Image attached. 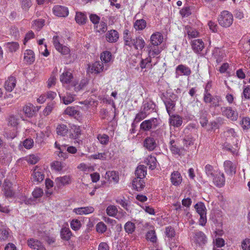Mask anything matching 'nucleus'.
I'll return each mask as SVG.
<instances>
[{
    "instance_id": "obj_44",
    "label": "nucleus",
    "mask_w": 250,
    "mask_h": 250,
    "mask_svg": "<svg viewBox=\"0 0 250 250\" xmlns=\"http://www.w3.org/2000/svg\"><path fill=\"white\" fill-rule=\"evenodd\" d=\"M57 133L58 135L65 136L68 132V128L65 125H59L56 128Z\"/></svg>"
},
{
    "instance_id": "obj_8",
    "label": "nucleus",
    "mask_w": 250,
    "mask_h": 250,
    "mask_svg": "<svg viewBox=\"0 0 250 250\" xmlns=\"http://www.w3.org/2000/svg\"><path fill=\"white\" fill-rule=\"evenodd\" d=\"M41 106H35L31 103H28L23 107V111L25 115L28 118H32L35 116Z\"/></svg>"
},
{
    "instance_id": "obj_16",
    "label": "nucleus",
    "mask_w": 250,
    "mask_h": 250,
    "mask_svg": "<svg viewBox=\"0 0 250 250\" xmlns=\"http://www.w3.org/2000/svg\"><path fill=\"white\" fill-rule=\"evenodd\" d=\"M104 69L103 63L100 61L96 62L91 66H89V71L91 73H95L96 74H98L103 71Z\"/></svg>"
},
{
    "instance_id": "obj_4",
    "label": "nucleus",
    "mask_w": 250,
    "mask_h": 250,
    "mask_svg": "<svg viewBox=\"0 0 250 250\" xmlns=\"http://www.w3.org/2000/svg\"><path fill=\"white\" fill-rule=\"evenodd\" d=\"M158 125V119L152 118L143 121L140 125V129L144 131H150L152 129H155Z\"/></svg>"
},
{
    "instance_id": "obj_62",
    "label": "nucleus",
    "mask_w": 250,
    "mask_h": 250,
    "mask_svg": "<svg viewBox=\"0 0 250 250\" xmlns=\"http://www.w3.org/2000/svg\"><path fill=\"white\" fill-rule=\"evenodd\" d=\"M96 230L99 233H104L106 230V226L104 223L99 222L96 225Z\"/></svg>"
},
{
    "instance_id": "obj_40",
    "label": "nucleus",
    "mask_w": 250,
    "mask_h": 250,
    "mask_svg": "<svg viewBox=\"0 0 250 250\" xmlns=\"http://www.w3.org/2000/svg\"><path fill=\"white\" fill-rule=\"evenodd\" d=\"M146 164L149 166V168L151 170L154 169L157 167V161L156 157L152 156H149L146 159Z\"/></svg>"
},
{
    "instance_id": "obj_42",
    "label": "nucleus",
    "mask_w": 250,
    "mask_h": 250,
    "mask_svg": "<svg viewBox=\"0 0 250 250\" xmlns=\"http://www.w3.org/2000/svg\"><path fill=\"white\" fill-rule=\"evenodd\" d=\"M61 235L62 239L67 241L70 239L72 233L69 228H63L61 231Z\"/></svg>"
},
{
    "instance_id": "obj_33",
    "label": "nucleus",
    "mask_w": 250,
    "mask_h": 250,
    "mask_svg": "<svg viewBox=\"0 0 250 250\" xmlns=\"http://www.w3.org/2000/svg\"><path fill=\"white\" fill-rule=\"evenodd\" d=\"M70 178L69 176L65 175L63 177H57L55 179V182L58 187H60L65 184H68L70 182Z\"/></svg>"
},
{
    "instance_id": "obj_32",
    "label": "nucleus",
    "mask_w": 250,
    "mask_h": 250,
    "mask_svg": "<svg viewBox=\"0 0 250 250\" xmlns=\"http://www.w3.org/2000/svg\"><path fill=\"white\" fill-rule=\"evenodd\" d=\"M132 44V46H134L136 49L141 50L145 46V42L142 37H138L133 39Z\"/></svg>"
},
{
    "instance_id": "obj_37",
    "label": "nucleus",
    "mask_w": 250,
    "mask_h": 250,
    "mask_svg": "<svg viewBox=\"0 0 250 250\" xmlns=\"http://www.w3.org/2000/svg\"><path fill=\"white\" fill-rule=\"evenodd\" d=\"M185 33L187 34L189 38H196L198 35V32L196 30L188 25L185 26Z\"/></svg>"
},
{
    "instance_id": "obj_59",
    "label": "nucleus",
    "mask_w": 250,
    "mask_h": 250,
    "mask_svg": "<svg viewBox=\"0 0 250 250\" xmlns=\"http://www.w3.org/2000/svg\"><path fill=\"white\" fill-rule=\"evenodd\" d=\"M70 226L72 229L74 230H77L80 228L81 224L79 220L73 219L71 222Z\"/></svg>"
},
{
    "instance_id": "obj_43",
    "label": "nucleus",
    "mask_w": 250,
    "mask_h": 250,
    "mask_svg": "<svg viewBox=\"0 0 250 250\" xmlns=\"http://www.w3.org/2000/svg\"><path fill=\"white\" fill-rule=\"evenodd\" d=\"M170 150L174 154L181 155V149L176 146L175 141L171 140L170 142Z\"/></svg>"
},
{
    "instance_id": "obj_60",
    "label": "nucleus",
    "mask_w": 250,
    "mask_h": 250,
    "mask_svg": "<svg viewBox=\"0 0 250 250\" xmlns=\"http://www.w3.org/2000/svg\"><path fill=\"white\" fill-rule=\"evenodd\" d=\"M27 161L30 164L34 165L36 164L39 160V158L38 156L32 154L29 155L27 158Z\"/></svg>"
},
{
    "instance_id": "obj_58",
    "label": "nucleus",
    "mask_w": 250,
    "mask_h": 250,
    "mask_svg": "<svg viewBox=\"0 0 250 250\" xmlns=\"http://www.w3.org/2000/svg\"><path fill=\"white\" fill-rule=\"evenodd\" d=\"M97 139L100 143L103 145L107 144L109 141V137L106 134H99L97 136Z\"/></svg>"
},
{
    "instance_id": "obj_31",
    "label": "nucleus",
    "mask_w": 250,
    "mask_h": 250,
    "mask_svg": "<svg viewBox=\"0 0 250 250\" xmlns=\"http://www.w3.org/2000/svg\"><path fill=\"white\" fill-rule=\"evenodd\" d=\"M146 174V167L143 165L138 166L135 171L136 178L144 179Z\"/></svg>"
},
{
    "instance_id": "obj_55",
    "label": "nucleus",
    "mask_w": 250,
    "mask_h": 250,
    "mask_svg": "<svg viewBox=\"0 0 250 250\" xmlns=\"http://www.w3.org/2000/svg\"><path fill=\"white\" fill-rule=\"evenodd\" d=\"M54 102H51V103H49L43 111V115L44 116H47L48 115H49L52 111L53 108L54 107Z\"/></svg>"
},
{
    "instance_id": "obj_63",
    "label": "nucleus",
    "mask_w": 250,
    "mask_h": 250,
    "mask_svg": "<svg viewBox=\"0 0 250 250\" xmlns=\"http://www.w3.org/2000/svg\"><path fill=\"white\" fill-rule=\"evenodd\" d=\"M34 141L31 138H27L23 142V146L26 149L31 148L33 146Z\"/></svg>"
},
{
    "instance_id": "obj_54",
    "label": "nucleus",
    "mask_w": 250,
    "mask_h": 250,
    "mask_svg": "<svg viewBox=\"0 0 250 250\" xmlns=\"http://www.w3.org/2000/svg\"><path fill=\"white\" fill-rule=\"evenodd\" d=\"M194 141L195 139L190 135L186 136L183 140V143L186 146L193 145Z\"/></svg>"
},
{
    "instance_id": "obj_50",
    "label": "nucleus",
    "mask_w": 250,
    "mask_h": 250,
    "mask_svg": "<svg viewBox=\"0 0 250 250\" xmlns=\"http://www.w3.org/2000/svg\"><path fill=\"white\" fill-rule=\"evenodd\" d=\"M146 238L153 243L156 242L157 237L155 230H151L148 231L146 234Z\"/></svg>"
},
{
    "instance_id": "obj_34",
    "label": "nucleus",
    "mask_w": 250,
    "mask_h": 250,
    "mask_svg": "<svg viewBox=\"0 0 250 250\" xmlns=\"http://www.w3.org/2000/svg\"><path fill=\"white\" fill-rule=\"evenodd\" d=\"M73 79V75L72 73L68 71L64 72L60 76V81L63 83H68L71 81Z\"/></svg>"
},
{
    "instance_id": "obj_48",
    "label": "nucleus",
    "mask_w": 250,
    "mask_h": 250,
    "mask_svg": "<svg viewBox=\"0 0 250 250\" xmlns=\"http://www.w3.org/2000/svg\"><path fill=\"white\" fill-rule=\"evenodd\" d=\"M106 212L108 215L114 217L117 214L118 209L116 206L110 205L107 207Z\"/></svg>"
},
{
    "instance_id": "obj_5",
    "label": "nucleus",
    "mask_w": 250,
    "mask_h": 250,
    "mask_svg": "<svg viewBox=\"0 0 250 250\" xmlns=\"http://www.w3.org/2000/svg\"><path fill=\"white\" fill-rule=\"evenodd\" d=\"M190 239L193 242L200 246L205 244L207 241L205 234L202 231L197 230L192 232Z\"/></svg>"
},
{
    "instance_id": "obj_64",
    "label": "nucleus",
    "mask_w": 250,
    "mask_h": 250,
    "mask_svg": "<svg viewBox=\"0 0 250 250\" xmlns=\"http://www.w3.org/2000/svg\"><path fill=\"white\" fill-rule=\"evenodd\" d=\"M242 248L243 250H250V239L244 240L242 243Z\"/></svg>"
},
{
    "instance_id": "obj_36",
    "label": "nucleus",
    "mask_w": 250,
    "mask_h": 250,
    "mask_svg": "<svg viewBox=\"0 0 250 250\" xmlns=\"http://www.w3.org/2000/svg\"><path fill=\"white\" fill-rule=\"evenodd\" d=\"M123 35L125 45L131 47L133 44L132 42L133 39H132L131 36L129 35V31L127 29L125 30L124 32Z\"/></svg>"
},
{
    "instance_id": "obj_47",
    "label": "nucleus",
    "mask_w": 250,
    "mask_h": 250,
    "mask_svg": "<svg viewBox=\"0 0 250 250\" xmlns=\"http://www.w3.org/2000/svg\"><path fill=\"white\" fill-rule=\"evenodd\" d=\"M6 47L10 52H16L19 48V44L17 42H9L6 43Z\"/></svg>"
},
{
    "instance_id": "obj_6",
    "label": "nucleus",
    "mask_w": 250,
    "mask_h": 250,
    "mask_svg": "<svg viewBox=\"0 0 250 250\" xmlns=\"http://www.w3.org/2000/svg\"><path fill=\"white\" fill-rule=\"evenodd\" d=\"M203 101L206 104H210V106L214 107L220 105L221 98L218 95L212 96L210 93H204Z\"/></svg>"
},
{
    "instance_id": "obj_18",
    "label": "nucleus",
    "mask_w": 250,
    "mask_h": 250,
    "mask_svg": "<svg viewBox=\"0 0 250 250\" xmlns=\"http://www.w3.org/2000/svg\"><path fill=\"white\" fill-rule=\"evenodd\" d=\"M119 34L115 30L108 31L105 35L106 40L109 42H115L119 39Z\"/></svg>"
},
{
    "instance_id": "obj_29",
    "label": "nucleus",
    "mask_w": 250,
    "mask_h": 250,
    "mask_svg": "<svg viewBox=\"0 0 250 250\" xmlns=\"http://www.w3.org/2000/svg\"><path fill=\"white\" fill-rule=\"evenodd\" d=\"M214 184L218 187H222L225 183V177L224 174L222 173L217 175L213 178Z\"/></svg>"
},
{
    "instance_id": "obj_39",
    "label": "nucleus",
    "mask_w": 250,
    "mask_h": 250,
    "mask_svg": "<svg viewBox=\"0 0 250 250\" xmlns=\"http://www.w3.org/2000/svg\"><path fill=\"white\" fill-rule=\"evenodd\" d=\"M194 208L197 211V212L200 215H201L202 214H207V210L206 207L204 204L202 202H199L197 203Z\"/></svg>"
},
{
    "instance_id": "obj_15",
    "label": "nucleus",
    "mask_w": 250,
    "mask_h": 250,
    "mask_svg": "<svg viewBox=\"0 0 250 250\" xmlns=\"http://www.w3.org/2000/svg\"><path fill=\"white\" fill-rule=\"evenodd\" d=\"M27 244L28 246L32 249H36L37 250H46V249L41 241L33 238L29 239L27 241Z\"/></svg>"
},
{
    "instance_id": "obj_20",
    "label": "nucleus",
    "mask_w": 250,
    "mask_h": 250,
    "mask_svg": "<svg viewBox=\"0 0 250 250\" xmlns=\"http://www.w3.org/2000/svg\"><path fill=\"white\" fill-rule=\"evenodd\" d=\"M170 181L174 186H179L182 181L181 174L178 171H173L171 174Z\"/></svg>"
},
{
    "instance_id": "obj_35",
    "label": "nucleus",
    "mask_w": 250,
    "mask_h": 250,
    "mask_svg": "<svg viewBox=\"0 0 250 250\" xmlns=\"http://www.w3.org/2000/svg\"><path fill=\"white\" fill-rule=\"evenodd\" d=\"M59 95L60 99L62 101L63 103L65 104H70L74 101V95L70 93H66L65 96H62L59 92Z\"/></svg>"
},
{
    "instance_id": "obj_23",
    "label": "nucleus",
    "mask_w": 250,
    "mask_h": 250,
    "mask_svg": "<svg viewBox=\"0 0 250 250\" xmlns=\"http://www.w3.org/2000/svg\"><path fill=\"white\" fill-rule=\"evenodd\" d=\"M169 123L170 125L175 127H179L183 123L182 118L178 115L170 116Z\"/></svg>"
},
{
    "instance_id": "obj_1",
    "label": "nucleus",
    "mask_w": 250,
    "mask_h": 250,
    "mask_svg": "<svg viewBox=\"0 0 250 250\" xmlns=\"http://www.w3.org/2000/svg\"><path fill=\"white\" fill-rule=\"evenodd\" d=\"M156 134L157 131L152 132L143 142L144 147L149 151L155 150L158 145L159 141L156 137Z\"/></svg>"
},
{
    "instance_id": "obj_28",
    "label": "nucleus",
    "mask_w": 250,
    "mask_h": 250,
    "mask_svg": "<svg viewBox=\"0 0 250 250\" xmlns=\"http://www.w3.org/2000/svg\"><path fill=\"white\" fill-rule=\"evenodd\" d=\"M24 60L28 64H31L35 61L34 52L30 49L26 50L24 53Z\"/></svg>"
},
{
    "instance_id": "obj_12",
    "label": "nucleus",
    "mask_w": 250,
    "mask_h": 250,
    "mask_svg": "<svg viewBox=\"0 0 250 250\" xmlns=\"http://www.w3.org/2000/svg\"><path fill=\"white\" fill-rule=\"evenodd\" d=\"M44 178V175L42 169L36 167L32 174L31 179L32 181L40 183L43 180Z\"/></svg>"
},
{
    "instance_id": "obj_3",
    "label": "nucleus",
    "mask_w": 250,
    "mask_h": 250,
    "mask_svg": "<svg viewBox=\"0 0 250 250\" xmlns=\"http://www.w3.org/2000/svg\"><path fill=\"white\" fill-rule=\"evenodd\" d=\"M178 99V96L175 94L171 93L169 94L168 98L163 100V102L166 106L167 111L168 115L170 116L171 112L175 110V102Z\"/></svg>"
},
{
    "instance_id": "obj_21",
    "label": "nucleus",
    "mask_w": 250,
    "mask_h": 250,
    "mask_svg": "<svg viewBox=\"0 0 250 250\" xmlns=\"http://www.w3.org/2000/svg\"><path fill=\"white\" fill-rule=\"evenodd\" d=\"M16 80L14 77L10 76L5 81L4 87L6 91L11 92L16 86Z\"/></svg>"
},
{
    "instance_id": "obj_46",
    "label": "nucleus",
    "mask_w": 250,
    "mask_h": 250,
    "mask_svg": "<svg viewBox=\"0 0 250 250\" xmlns=\"http://www.w3.org/2000/svg\"><path fill=\"white\" fill-rule=\"evenodd\" d=\"M124 229L128 234H131L135 230V225L130 221H128L125 224Z\"/></svg>"
},
{
    "instance_id": "obj_41",
    "label": "nucleus",
    "mask_w": 250,
    "mask_h": 250,
    "mask_svg": "<svg viewBox=\"0 0 250 250\" xmlns=\"http://www.w3.org/2000/svg\"><path fill=\"white\" fill-rule=\"evenodd\" d=\"M146 26V22L144 19L137 20L134 24V28L137 30H142Z\"/></svg>"
},
{
    "instance_id": "obj_52",
    "label": "nucleus",
    "mask_w": 250,
    "mask_h": 250,
    "mask_svg": "<svg viewBox=\"0 0 250 250\" xmlns=\"http://www.w3.org/2000/svg\"><path fill=\"white\" fill-rule=\"evenodd\" d=\"M147 116L148 115L146 113L141 109L140 112L136 114L134 122H136V123H139L146 118Z\"/></svg>"
},
{
    "instance_id": "obj_17",
    "label": "nucleus",
    "mask_w": 250,
    "mask_h": 250,
    "mask_svg": "<svg viewBox=\"0 0 250 250\" xmlns=\"http://www.w3.org/2000/svg\"><path fill=\"white\" fill-rule=\"evenodd\" d=\"M163 40V36L160 32L153 34L150 37V42L152 45L158 46Z\"/></svg>"
},
{
    "instance_id": "obj_53",
    "label": "nucleus",
    "mask_w": 250,
    "mask_h": 250,
    "mask_svg": "<svg viewBox=\"0 0 250 250\" xmlns=\"http://www.w3.org/2000/svg\"><path fill=\"white\" fill-rule=\"evenodd\" d=\"M205 169L206 173L207 175L208 176V177L209 178H213L214 177V175L213 173L214 169H213V167L211 165H209V164L205 166Z\"/></svg>"
},
{
    "instance_id": "obj_19",
    "label": "nucleus",
    "mask_w": 250,
    "mask_h": 250,
    "mask_svg": "<svg viewBox=\"0 0 250 250\" xmlns=\"http://www.w3.org/2000/svg\"><path fill=\"white\" fill-rule=\"evenodd\" d=\"M105 178L109 182L117 183L119 180L118 172L115 171H107L105 175Z\"/></svg>"
},
{
    "instance_id": "obj_22",
    "label": "nucleus",
    "mask_w": 250,
    "mask_h": 250,
    "mask_svg": "<svg viewBox=\"0 0 250 250\" xmlns=\"http://www.w3.org/2000/svg\"><path fill=\"white\" fill-rule=\"evenodd\" d=\"M224 169L226 173L229 174H233L236 172V167L232 162L226 161L224 163Z\"/></svg>"
},
{
    "instance_id": "obj_25",
    "label": "nucleus",
    "mask_w": 250,
    "mask_h": 250,
    "mask_svg": "<svg viewBox=\"0 0 250 250\" xmlns=\"http://www.w3.org/2000/svg\"><path fill=\"white\" fill-rule=\"evenodd\" d=\"M147 48L148 54V58H150L151 60L152 58H154L156 56L159 55L161 52V50L158 46L149 45L147 46Z\"/></svg>"
},
{
    "instance_id": "obj_9",
    "label": "nucleus",
    "mask_w": 250,
    "mask_h": 250,
    "mask_svg": "<svg viewBox=\"0 0 250 250\" xmlns=\"http://www.w3.org/2000/svg\"><path fill=\"white\" fill-rule=\"evenodd\" d=\"M53 12L55 15L60 17H66L69 14L67 7L59 5L53 7Z\"/></svg>"
},
{
    "instance_id": "obj_51",
    "label": "nucleus",
    "mask_w": 250,
    "mask_h": 250,
    "mask_svg": "<svg viewBox=\"0 0 250 250\" xmlns=\"http://www.w3.org/2000/svg\"><path fill=\"white\" fill-rule=\"evenodd\" d=\"M151 62V60L150 58H147L145 59H142L140 65V67L142 69H144L146 67H149L150 68H152V64H150Z\"/></svg>"
},
{
    "instance_id": "obj_14",
    "label": "nucleus",
    "mask_w": 250,
    "mask_h": 250,
    "mask_svg": "<svg viewBox=\"0 0 250 250\" xmlns=\"http://www.w3.org/2000/svg\"><path fill=\"white\" fill-rule=\"evenodd\" d=\"M204 47V43L202 40L197 39L191 42L192 49L196 53L200 54Z\"/></svg>"
},
{
    "instance_id": "obj_13",
    "label": "nucleus",
    "mask_w": 250,
    "mask_h": 250,
    "mask_svg": "<svg viewBox=\"0 0 250 250\" xmlns=\"http://www.w3.org/2000/svg\"><path fill=\"white\" fill-rule=\"evenodd\" d=\"M3 193L6 198H12L15 195V192L13 189L12 184L9 181H5L3 184Z\"/></svg>"
},
{
    "instance_id": "obj_38",
    "label": "nucleus",
    "mask_w": 250,
    "mask_h": 250,
    "mask_svg": "<svg viewBox=\"0 0 250 250\" xmlns=\"http://www.w3.org/2000/svg\"><path fill=\"white\" fill-rule=\"evenodd\" d=\"M55 147L59 150V151L57 152L59 157H62L64 159L67 158V153L66 152H63V151L65 149V146H61L57 142H55Z\"/></svg>"
},
{
    "instance_id": "obj_27",
    "label": "nucleus",
    "mask_w": 250,
    "mask_h": 250,
    "mask_svg": "<svg viewBox=\"0 0 250 250\" xmlns=\"http://www.w3.org/2000/svg\"><path fill=\"white\" fill-rule=\"evenodd\" d=\"M212 55L216 59V62L218 64L222 61L224 53L220 48L215 47L212 51Z\"/></svg>"
},
{
    "instance_id": "obj_24",
    "label": "nucleus",
    "mask_w": 250,
    "mask_h": 250,
    "mask_svg": "<svg viewBox=\"0 0 250 250\" xmlns=\"http://www.w3.org/2000/svg\"><path fill=\"white\" fill-rule=\"evenodd\" d=\"M87 19V16L85 13L82 12H76L75 20L78 24L79 25L85 24Z\"/></svg>"
},
{
    "instance_id": "obj_30",
    "label": "nucleus",
    "mask_w": 250,
    "mask_h": 250,
    "mask_svg": "<svg viewBox=\"0 0 250 250\" xmlns=\"http://www.w3.org/2000/svg\"><path fill=\"white\" fill-rule=\"evenodd\" d=\"M94 210L92 207H82L74 209V212L80 215L87 214L93 212Z\"/></svg>"
},
{
    "instance_id": "obj_56",
    "label": "nucleus",
    "mask_w": 250,
    "mask_h": 250,
    "mask_svg": "<svg viewBox=\"0 0 250 250\" xmlns=\"http://www.w3.org/2000/svg\"><path fill=\"white\" fill-rule=\"evenodd\" d=\"M165 233L167 237L170 238H172L175 236V230L171 226H168L166 228Z\"/></svg>"
},
{
    "instance_id": "obj_45",
    "label": "nucleus",
    "mask_w": 250,
    "mask_h": 250,
    "mask_svg": "<svg viewBox=\"0 0 250 250\" xmlns=\"http://www.w3.org/2000/svg\"><path fill=\"white\" fill-rule=\"evenodd\" d=\"M100 57L102 62L108 63L111 59L112 54L110 52L105 51L101 53Z\"/></svg>"
},
{
    "instance_id": "obj_2",
    "label": "nucleus",
    "mask_w": 250,
    "mask_h": 250,
    "mask_svg": "<svg viewBox=\"0 0 250 250\" xmlns=\"http://www.w3.org/2000/svg\"><path fill=\"white\" fill-rule=\"evenodd\" d=\"M219 24L224 27H229L233 21L232 14L228 11L224 10L221 12L218 18Z\"/></svg>"
},
{
    "instance_id": "obj_57",
    "label": "nucleus",
    "mask_w": 250,
    "mask_h": 250,
    "mask_svg": "<svg viewBox=\"0 0 250 250\" xmlns=\"http://www.w3.org/2000/svg\"><path fill=\"white\" fill-rule=\"evenodd\" d=\"M78 111H77L75 107L72 106L67 107L64 111V113L69 116H75L78 115Z\"/></svg>"
},
{
    "instance_id": "obj_11",
    "label": "nucleus",
    "mask_w": 250,
    "mask_h": 250,
    "mask_svg": "<svg viewBox=\"0 0 250 250\" xmlns=\"http://www.w3.org/2000/svg\"><path fill=\"white\" fill-rule=\"evenodd\" d=\"M155 106V104L152 101H146L143 102L141 109L148 115L154 111Z\"/></svg>"
},
{
    "instance_id": "obj_26",
    "label": "nucleus",
    "mask_w": 250,
    "mask_h": 250,
    "mask_svg": "<svg viewBox=\"0 0 250 250\" xmlns=\"http://www.w3.org/2000/svg\"><path fill=\"white\" fill-rule=\"evenodd\" d=\"M132 186L136 190L141 191L145 187V183L143 179L135 178L132 181Z\"/></svg>"
},
{
    "instance_id": "obj_7",
    "label": "nucleus",
    "mask_w": 250,
    "mask_h": 250,
    "mask_svg": "<svg viewBox=\"0 0 250 250\" xmlns=\"http://www.w3.org/2000/svg\"><path fill=\"white\" fill-rule=\"evenodd\" d=\"M222 114L228 119L232 121H235L238 118V113L236 110H233L231 106L222 107Z\"/></svg>"
},
{
    "instance_id": "obj_10",
    "label": "nucleus",
    "mask_w": 250,
    "mask_h": 250,
    "mask_svg": "<svg viewBox=\"0 0 250 250\" xmlns=\"http://www.w3.org/2000/svg\"><path fill=\"white\" fill-rule=\"evenodd\" d=\"M175 74L177 78L181 75L188 76L191 74V71L190 68L187 65L179 64L176 67Z\"/></svg>"
},
{
    "instance_id": "obj_61",
    "label": "nucleus",
    "mask_w": 250,
    "mask_h": 250,
    "mask_svg": "<svg viewBox=\"0 0 250 250\" xmlns=\"http://www.w3.org/2000/svg\"><path fill=\"white\" fill-rule=\"evenodd\" d=\"M20 1L22 8L25 11H27L32 5L30 0H20Z\"/></svg>"
},
{
    "instance_id": "obj_49",
    "label": "nucleus",
    "mask_w": 250,
    "mask_h": 250,
    "mask_svg": "<svg viewBox=\"0 0 250 250\" xmlns=\"http://www.w3.org/2000/svg\"><path fill=\"white\" fill-rule=\"evenodd\" d=\"M39 235L50 245L54 243L55 241L54 237L48 235L47 233L45 232H41Z\"/></svg>"
}]
</instances>
